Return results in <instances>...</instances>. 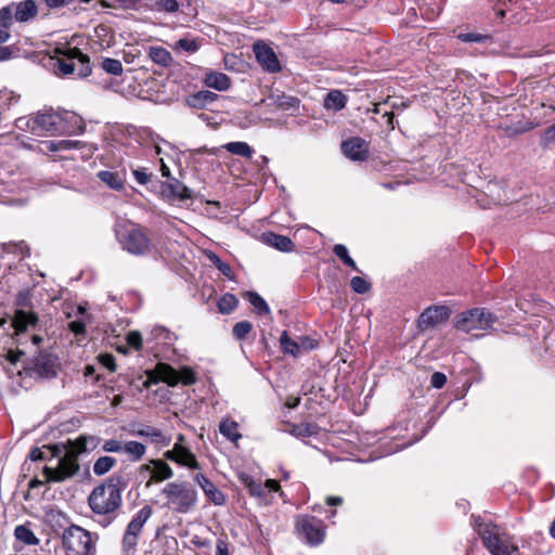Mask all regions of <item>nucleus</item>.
<instances>
[{"label": "nucleus", "mask_w": 555, "mask_h": 555, "mask_svg": "<svg viewBox=\"0 0 555 555\" xmlns=\"http://www.w3.org/2000/svg\"><path fill=\"white\" fill-rule=\"evenodd\" d=\"M22 356H24L23 351H9L7 354V359L10 363L16 364Z\"/></svg>", "instance_id": "obj_64"}, {"label": "nucleus", "mask_w": 555, "mask_h": 555, "mask_svg": "<svg viewBox=\"0 0 555 555\" xmlns=\"http://www.w3.org/2000/svg\"><path fill=\"white\" fill-rule=\"evenodd\" d=\"M341 151L352 160H364L369 155V145L365 140L353 137L341 143Z\"/></svg>", "instance_id": "obj_18"}, {"label": "nucleus", "mask_w": 555, "mask_h": 555, "mask_svg": "<svg viewBox=\"0 0 555 555\" xmlns=\"http://www.w3.org/2000/svg\"><path fill=\"white\" fill-rule=\"evenodd\" d=\"M181 447L176 444L172 450H168L164 453L166 460L172 461L175 463H179V449Z\"/></svg>", "instance_id": "obj_62"}, {"label": "nucleus", "mask_w": 555, "mask_h": 555, "mask_svg": "<svg viewBox=\"0 0 555 555\" xmlns=\"http://www.w3.org/2000/svg\"><path fill=\"white\" fill-rule=\"evenodd\" d=\"M28 457L31 461H42L44 460V452L40 448H34L30 450Z\"/></svg>", "instance_id": "obj_63"}, {"label": "nucleus", "mask_w": 555, "mask_h": 555, "mask_svg": "<svg viewBox=\"0 0 555 555\" xmlns=\"http://www.w3.org/2000/svg\"><path fill=\"white\" fill-rule=\"evenodd\" d=\"M241 481L247 488L250 495L259 498L264 502H268V495L280 490V485L274 479H267L263 483L255 480L249 475H242Z\"/></svg>", "instance_id": "obj_15"}, {"label": "nucleus", "mask_w": 555, "mask_h": 555, "mask_svg": "<svg viewBox=\"0 0 555 555\" xmlns=\"http://www.w3.org/2000/svg\"><path fill=\"white\" fill-rule=\"evenodd\" d=\"M227 152L250 159L254 155L251 146L242 141L228 142L222 146Z\"/></svg>", "instance_id": "obj_33"}, {"label": "nucleus", "mask_w": 555, "mask_h": 555, "mask_svg": "<svg viewBox=\"0 0 555 555\" xmlns=\"http://www.w3.org/2000/svg\"><path fill=\"white\" fill-rule=\"evenodd\" d=\"M333 253L336 257H338L341 262L350 268L353 271L361 272L358 268L356 261L350 257L349 250L346 245L344 244H335L333 247Z\"/></svg>", "instance_id": "obj_37"}, {"label": "nucleus", "mask_w": 555, "mask_h": 555, "mask_svg": "<svg viewBox=\"0 0 555 555\" xmlns=\"http://www.w3.org/2000/svg\"><path fill=\"white\" fill-rule=\"evenodd\" d=\"M209 259L214 262V264L218 268V270L229 280L234 279V272L231 266L227 262H223L216 254H211Z\"/></svg>", "instance_id": "obj_49"}, {"label": "nucleus", "mask_w": 555, "mask_h": 555, "mask_svg": "<svg viewBox=\"0 0 555 555\" xmlns=\"http://www.w3.org/2000/svg\"><path fill=\"white\" fill-rule=\"evenodd\" d=\"M38 14V5L35 0L11 2L0 9V43L7 42L11 35L10 28L13 21L27 23Z\"/></svg>", "instance_id": "obj_5"}, {"label": "nucleus", "mask_w": 555, "mask_h": 555, "mask_svg": "<svg viewBox=\"0 0 555 555\" xmlns=\"http://www.w3.org/2000/svg\"><path fill=\"white\" fill-rule=\"evenodd\" d=\"M152 507L150 505H144L127 525L121 541V547L125 555H132L135 552L139 537L144 525L152 516Z\"/></svg>", "instance_id": "obj_13"}, {"label": "nucleus", "mask_w": 555, "mask_h": 555, "mask_svg": "<svg viewBox=\"0 0 555 555\" xmlns=\"http://www.w3.org/2000/svg\"><path fill=\"white\" fill-rule=\"evenodd\" d=\"M257 62L268 73H279L282 67L280 61L271 47L263 41H257L253 47Z\"/></svg>", "instance_id": "obj_14"}, {"label": "nucleus", "mask_w": 555, "mask_h": 555, "mask_svg": "<svg viewBox=\"0 0 555 555\" xmlns=\"http://www.w3.org/2000/svg\"><path fill=\"white\" fill-rule=\"evenodd\" d=\"M498 318L483 308H473L456 315L455 327L459 331L469 333L472 331H486L490 328Z\"/></svg>", "instance_id": "obj_12"}, {"label": "nucleus", "mask_w": 555, "mask_h": 555, "mask_svg": "<svg viewBox=\"0 0 555 555\" xmlns=\"http://www.w3.org/2000/svg\"><path fill=\"white\" fill-rule=\"evenodd\" d=\"M447 383V376L441 372H435L430 377V385L434 388L440 389Z\"/></svg>", "instance_id": "obj_58"}, {"label": "nucleus", "mask_w": 555, "mask_h": 555, "mask_svg": "<svg viewBox=\"0 0 555 555\" xmlns=\"http://www.w3.org/2000/svg\"><path fill=\"white\" fill-rule=\"evenodd\" d=\"M347 104V96L339 90H331L324 99V107L335 112L341 111Z\"/></svg>", "instance_id": "obj_30"}, {"label": "nucleus", "mask_w": 555, "mask_h": 555, "mask_svg": "<svg viewBox=\"0 0 555 555\" xmlns=\"http://www.w3.org/2000/svg\"><path fill=\"white\" fill-rule=\"evenodd\" d=\"M131 434L138 437H145L151 442L160 447H168L171 443L169 436H166L159 428L149 425H139L138 428L131 430Z\"/></svg>", "instance_id": "obj_21"}, {"label": "nucleus", "mask_w": 555, "mask_h": 555, "mask_svg": "<svg viewBox=\"0 0 555 555\" xmlns=\"http://www.w3.org/2000/svg\"><path fill=\"white\" fill-rule=\"evenodd\" d=\"M105 452H124V444L116 439L106 440L102 447Z\"/></svg>", "instance_id": "obj_55"}, {"label": "nucleus", "mask_w": 555, "mask_h": 555, "mask_svg": "<svg viewBox=\"0 0 555 555\" xmlns=\"http://www.w3.org/2000/svg\"><path fill=\"white\" fill-rule=\"evenodd\" d=\"M101 182L115 191H120L125 186L126 175L125 172L101 170L96 173Z\"/></svg>", "instance_id": "obj_24"}, {"label": "nucleus", "mask_w": 555, "mask_h": 555, "mask_svg": "<svg viewBox=\"0 0 555 555\" xmlns=\"http://www.w3.org/2000/svg\"><path fill=\"white\" fill-rule=\"evenodd\" d=\"M99 442L94 436L81 435L75 440L55 444L53 455L59 457V463L56 468L43 467L47 481L61 482L76 475L79 470L78 456L94 450Z\"/></svg>", "instance_id": "obj_1"}, {"label": "nucleus", "mask_w": 555, "mask_h": 555, "mask_svg": "<svg viewBox=\"0 0 555 555\" xmlns=\"http://www.w3.org/2000/svg\"><path fill=\"white\" fill-rule=\"evenodd\" d=\"M116 237L121 248L131 255H146L153 248V244L143 228L133 222L119 223L116 228Z\"/></svg>", "instance_id": "obj_6"}, {"label": "nucleus", "mask_w": 555, "mask_h": 555, "mask_svg": "<svg viewBox=\"0 0 555 555\" xmlns=\"http://www.w3.org/2000/svg\"><path fill=\"white\" fill-rule=\"evenodd\" d=\"M473 526L491 555H519L518 547L500 526L483 522L480 517L475 516H473Z\"/></svg>", "instance_id": "obj_4"}, {"label": "nucleus", "mask_w": 555, "mask_h": 555, "mask_svg": "<svg viewBox=\"0 0 555 555\" xmlns=\"http://www.w3.org/2000/svg\"><path fill=\"white\" fill-rule=\"evenodd\" d=\"M196 373L189 366H182L180 370L173 369L167 363H158L154 371L146 372V379L143 387L150 388L151 385L164 382L171 387L182 384L190 386L195 384Z\"/></svg>", "instance_id": "obj_7"}, {"label": "nucleus", "mask_w": 555, "mask_h": 555, "mask_svg": "<svg viewBox=\"0 0 555 555\" xmlns=\"http://www.w3.org/2000/svg\"><path fill=\"white\" fill-rule=\"evenodd\" d=\"M67 118L75 119V122H81L75 115H69L67 112L60 114L52 108H43L34 116L18 117L14 122L18 130L42 137L46 134L74 132V130H69L64 125Z\"/></svg>", "instance_id": "obj_3"}, {"label": "nucleus", "mask_w": 555, "mask_h": 555, "mask_svg": "<svg viewBox=\"0 0 555 555\" xmlns=\"http://www.w3.org/2000/svg\"><path fill=\"white\" fill-rule=\"evenodd\" d=\"M251 330L253 324L249 321H241L233 326L232 333L236 339L242 340L247 337Z\"/></svg>", "instance_id": "obj_48"}, {"label": "nucleus", "mask_w": 555, "mask_h": 555, "mask_svg": "<svg viewBox=\"0 0 555 555\" xmlns=\"http://www.w3.org/2000/svg\"><path fill=\"white\" fill-rule=\"evenodd\" d=\"M199 47L201 44L196 39L188 37L180 38L175 44L176 50H181L189 53L196 52L199 49Z\"/></svg>", "instance_id": "obj_46"}, {"label": "nucleus", "mask_w": 555, "mask_h": 555, "mask_svg": "<svg viewBox=\"0 0 555 555\" xmlns=\"http://www.w3.org/2000/svg\"><path fill=\"white\" fill-rule=\"evenodd\" d=\"M272 103L281 109H291L299 106V99L287 95L283 92L272 93L270 96Z\"/></svg>", "instance_id": "obj_32"}, {"label": "nucleus", "mask_w": 555, "mask_h": 555, "mask_svg": "<svg viewBox=\"0 0 555 555\" xmlns=\"http://www.w3.org/2000/svg\"><path fill=\"white\" fill-rule=\"evenodd\" d=\"M299 346H300V352L302 350L309 351L314 348V341H313V339H311L307 336H301V337H299Z\"/></svg>", "instance_id": "obj_61"}, {"label": "nucleus", "mask_w": 555, "mask_h": 555, "mask_svg": "<svg viewBox=\"0 0 555 555\" xmlns=\"http://www.w3.org/2000/svg\"><path fill=\"white\" fill-rule=\"evenodd\" d=\"M219 431L227 439L235 442L242 435L238 433V425L236 422L229 418H223L219 424Z\"/></svg>", "instance_id": "obj_34"}, {"label": "nucleus", "mask_w": 555, "mask_h": 555, "mask_svg": "<svg viewBox=\"0 0 555 555\" xmlns=\"http://www.w3.org/2000/svg\"><path fill=\"white\" fill-rule=\"evenodd\" d=\"M180 465L188 466L191 469L199 468V463L197 462L195 455L190 452L186 448L179 449V463Z\"/></svg>", "instance_id": "obj_44"}, {"label": "nucleus", "mask_w": 555, "mask_h": 555, "mask_svg": "<svg viewBox=\"0 0 555 555\" xmlns=\"http://www.w3.org/2000/svg\"><path fill=\"white\" fill-rule=\"evenodd\" d=\"M218 99V94L208 90H202L186 96L185 102L193 108H205Z\"/></svg>", "instance_id": "obj_25"}, {"label": "nucleus", "mask_w": 555, "mask_h": 555, "mask_svg": "<svg viewBox=\"0 0 555 555\" xmlns=\"http://www.w3.org/2000/svg\"><path fill=\"white\" fill-rule=\"evenodd\" d=\"M118 3V9L139 11L144 9L145 0H114Z\"/></svg>", "instance_id": "obj_51"}, {"label": "nucleus", "mask_w": 555, "mask_h": 555, "mask_svg": "<svg viewBox=\"0 0 555 555\" xmlns=\"http://www.w3.org/2000/svg\"><path fill=\"white\" fill-rule=\"evenodd\" d=\"M291 434L295 437H312L318 435V426L311 423L295 424Z\"/></svg>", "instance_id": "obj_39"}, {"label": "nucleus", "mask_w": 555, "mask_h": 555, "mask_svg": "<svg viewBox=\"0 0 555 555\" xmlns=\"http://www.w3.org/2000/svg\"><path fill=\"white\" fill-rule=\"evenodd\" d=\"M2 248L7 253L21 254L22 258L29 256V248L24 241L4 243Z\"/></svg>", "instance_id": "obj_47"}, {"label": "nucleus", "mask_w": 555, "mask_h": 555, "mask_svg": "<svg viewBox=\"0 0 555 555\" xmlns=\"http://www.w3.org/2000/svg\"><path fill=\"white\" fill-rule=\"evenodd\" d=\"M116 464V460L112 456H101L99 457L93 465V473L96 476H102L109 472L112 467Z\"/></svg>", "instance_id": "obj_42"}, {"label": "nucleus", "mask_w": 555, "mask_h": 555, "mask_svg": "<svg viewBox=\"0 0 555 555\" xmlns=\"http://www.w3.org/2000/svg\"><path fill=\"white\" fill-rule=\"evenodd\" d=\"M350 287L357 294H365L370 291L371 284L361 276H353L350 280Z\"/></svg>", "instance_id": "obj_50"}, {"label": "nucleus", "mask_w": 555, "mask_h": 555, "mask_svg": "<svg viewBox=\"0 0 555 555\" xmlns=\"http://www.w3.org/2000/svg\"><path fill=\"white\" fill-rule=\"evenodd\" d=\"M20 95L10 90L0 91V111L5 116L7 111L18 102Z\"/></svg>", "instance_id": "obj_43"}, {"label": "nucleus", "mask_w": 555, "mask_h": 555, "mask_svg": "<svg viewBox=\"0 0 555 555\" xmlns=\"http://www.w3.org/2000/svg\"><path fill=\"white\" fill-rule=\"evenodd\" d=\"M451 311L446 306H431L426 308L418 318V327L426 330L447 321Z\"/></svg>", "instance_id": "obj_16"}, {"label": "nucleus", "mask_w": 555, "mask_h": 555, "mask_svg": "<svg viewBox=\"0 0 555 555\" xmlns=\"http://www.w3.org/2000/svg\"><path fill=\"white\" fill-rule=\"evenodd\" d=\"M101 67L105 73L111 75L118 76L122 74V64L116 59L105 57L101 62Z\"/></svg>", "instance_id": "obj_45"}, {"label": "nucleus", "mask_w": 555, "mask_h": 555, "mask_svg": "<svg viewBox=\"0 0 555 555\" xmlns=\"http://www.w3.org/2000/svg\"><path fill=\"white\" fill-rule=\"evenodd\" d=\"M162 493L168 505L179 514L190 513L197 504V491L189 482H168Z\"/></svg>", "instance_id": "obj_9"}, {"label": "nucleus", "mask_w": 555, "mask_h": 555, "mask_svg": "<svg viewBox=\"0 0 555 555\" xmlns=\"http://www.w3.org/2000/svg\"><path fill=\"white\" fill-rule=\"evenodd\" d=\"M33 372L42 378L56 376V366L53 357L47 352H40L33 361Z\"/></svg>", "instance_id": "obj_19"}, {"label": "nucleus", "mask_w": 555, "mask_h": 555, "mask_svg": "<svg viewBox=\"0 0 555 555\" xmlns=\"http://www.w3.org/2000/svg\"><path fill=\"white\" fill-rule=\"evenodd\" d=\"M237 304V298L233 294L227 293L218 300V309L221 313L228 314L236 308Z\"/></svg>", "instance_id": "obj_41"}, {"label": "nucleus", "mask_w": 555, "mask_h": 555, "mask_svg": "<svg viewBox=\"0 0 555 555\" xmlns=\"http://www.w3.org/2000/svg\"><path fill=\"white\" fill-rule=\"evenodd\" d=\"M127 343L130 347L135 350H141L143 345V338L140 332L132 331L127 334Z\"/></svg>", "instance_id": "obj_53"}, {"label": "nucleus", "mask_w": 555, "mask_h": 555, "mask_svg": "<svg viewBox=\"0 0 555 555\" xmlns=\"http://www.w3.org/2000/svg\"><path fill=\"white\" fill-rule=\"evenodd\" d=\"M124 452L129 456L132 462H139L146 452V447L138 441H127L124 444Z\"/></svg>", "instance_id": "obj_36"}, {"label": "nucleus", "mask_w": 555, "mask_h": 555, "mask_svg": "<svg viewBox=\"0 0 555 555\" xmlns=\"http://www.w3.org/2000/svg\"><path fill=\"white\" fill-rule=\"evenodd\" d=\"M246 297L258 314L262 315L270 313V308L268 304L259 294L255 292H248Z\"/></svg>", "instance_id": "obj_40"}, {"label": "nucleus", "mask_w": 555, "mask_h": 555, "mask_svg": "<svg viewBox=\"0 0 555 555\" xmlns=\"http://www.w3.org/2000/svg\"><path fill=\"white\" fill-rule=\"evenodd\" d=\"M124 487L121 476H112L107 482L95 487L90 493L88 503L93 513V520L103 528L108 527L117 518L122 503Z\"/></svg>", "instance_id": "obj_2"}, {"label": "nucleus", "mask_w": 555, "mask_h": 555, "mask_svg": "<svg viewBox=\"0 0 555 555\" xmlns=\"http://www.w3.org/2000/svg\"><path fill=\"white\" fill-rule=\"evenodd\" d=\"M144 9L159 13H176L180 9L178 0H145Z\"/></svg>", "instance_id": "obj_27"}, {"label": "nucleus", "mask_w": 555, "mask_h": 555, "mask_svg": "<svg viewBox=\"0 0 555 555\" xmlns=\"http://www.w3.org/2000/svg\"><path fill=\"white\" fill-rule=\"evenodd\" d=\"M14 535L16 540L25 543L26 545H37L39 543V539L35 533L24 525H20L15 528Z\"/></svg>", "instance_id": "obj_38"}, {"label": "nucleus", "mask_w": 555, "mask_h": 555, "mask_svg": "<svg viewBox=\"0 0 555 555\" xmlns=\"http://www.w3.org/2000/svg\"><path fill=\"white\" fill-rule=\"evenodd\" d=\"M54 67L62 77L85 78L91 74L90 60L77 48H67L64 56L55 60Z\"/></svg>", "instance_id": "obj_10"}, {"label": "nucleus", "mask_w": 555, "mask_h": 555, "mask_svg": "<svg viewBox=\"0 0 555 555\" xmlns=\"http://www.w3.org/2000/svg\"><path fill=\"white\" fill-rule=\"evenodd\" d=\"M151 464L154 466V469L147 486L151 485L152 481H163L170 479L173 476V470L166 462L162 460H152Z\"/></svg>", "instance_id": "obj_29"}, {"label": "nucleus", "mask_w": 555, "mask_h": 555, "mask_svg": "<svg viewBox=\"0 0 555 555\" xmlns=\"http://www.w3.org/2000/svg\"><path fill=\"white\" fill-rule=\"evenodd\" d=\"M457 38L463 42H485L488 39V36L476 33H465L460 34Z\"/></svg>", "instance_id": "obj_54"}, {"label": "nucleus", "mask_w": 555, "mask_h": 555, "mask_svg": "<svg viewBox=\"0 0 555 555\" xmlns=\"http://www.w3.org/2000/svg\"><path fill=\"white\" fill-rule=\"evenodd\" d=\"M38 322V317L34 312L25 310H16L13 318V326L16 333H23L29 327H35Z\"/></svg>", "instance_id": "obj_22"}, {"label": "nucleus", "mask_w": 555, "mask_h": 555, "mask_svg": "<svg viewBox=\"0 0 555 555\" xmlns=\"http://www.w3.org/2000/svg\"><path fill=\"white\" fill-rule=\"evenodd\" d=\"M149 56L154 63L164 67H169L173 63L171 53L163 47H150Z\"/></svg>", "instance_id": "obj_31"}, {"label": "nucleus", "mask_w": 555, "mask_h": 555, "mask_svg": "<svg viewBox=\"0 0 555 555\" xmlns=\"http://www.w3.org/2000/svg\"><path fill=\"white\" fill-rule=\"evenodd\" d=\"M263 240L269 246L284 253H289L295 247L294 242L288 236L275 234L272 232L264 233Z\"/></svg>", "instance_id": "obj_26"}, {"label": "nucleus", "mask_w": 555, "mask_h": 555, "mask_svg": "<svg viewBox=\"0 0 555 555\" xmlns=\"http://www.w3.org/2000/svg\"><path fill=\"white\" fill-rule=\"evenodd\" d=\"M131 171H132V175H133L135 181L139 184L145 185V184H147L151 181L152 173H149L146 171V168H144V167H137V168H132Z\"/></svg>", "instance_id": "obj_52"}, {"label": "nucleus", "mask_w": 555, "mask_h": 555, "mask_svg": "<svg viewBox=\"0 0 555 555\" xmlns=\"http://www.w3.org/2000/svg\"><path fill=\"white\" fill-rule=\"evenodd\" d=\"M176 339L177 336L168 328L156 325L150 331L149 337H146V343L149 344L154 341L155 345L171 346Z\"/></svg>", "instance_id": "obj_23"}, {"label": "nucleus", "mask_w": 555, "mask_h": 555, "mask_svg": "<svg viewBox=\"0 0 555 555\" xmlns=\"http://www.w3.org/2000/svg\"><path fill=\"white\" fill-rule=\"evenodd\" d=\"M96 540L91 532L80 526L72 525L62 535V545L66 555H95Z\"/></svg>", "instance_id": "obj_8"}, {"label": "nucleus", "mask_w": 555, "mask_h": 555, "mask_svg": "<svg viewBox=\"0 0 555 555\" xmlns=\"http://www.w3.org/2000/svg\"><path fill=\"white\" fill-rule=\"evenodd\" d=\"M194 481L202 488L206 498L215 505H223L225 495L202 473L196 474Z\"/></svg>", "instance_id": "obj_20"}, {"label": "nucleus", "mask_w": 555, "mask_h": 555, "mask_svg": "<svg viewBox=\"0 0 555 555\" xmlns=\"http://www.w3.org/2000/svg\"><path fill=\"white\" fill-rule=\"evenodd\" d=\"M99 361L109 372H115L116 371L117 366H116L115 358H114L113 354H109V353L100 354L99 356Z\"/></svg>", "instance_id": "obj_57"}, {"label": "nucleus", "mask_w": 555, "mask_h": 555, "mask_svg": "<svg viewBox=\"0 0 555 555\" xmlns=\"http://www.w3.org/2000/svg\"><path fill=\"white\" fill-rule=\"evenodd\" d=\"M326 526L315 516L300 514L295 519V532L300 541L318 546L323 543Z\"/></svg>", "instance_id": "obj_11"}, {"label": "nucleus", "mask_w": 555, "mask_h": 555, "mask_svg": "<svg viewBox=\"0 0 555 555\" xmlns=\"http://www.w3.org/2000/svg\"><path fill=\"white\" fill-rule=\"evenodd\" d=\"M59 145H61L62 151H68L73 149H79L82 143L77 140H60Z\"/></svg>", "instance_id": "obj_59"}, {"label": "nucleus", "mask_w": 555, "mask_h": 555, "mask_svg": "<svg viewBox=\"0 0 555 555\" xmlns=\"http://www.w3.org/2000/svg\"><path fill=\"white\" fill-rule=\"evenodd\" d=\"M280 347L283 353L295 358L300 356L299 343L288 336L287 331H283L280 337Z\"/></svg>", "instance_id": "obj_35"}, {"label": "nucleus", "mask_w": 555, "mask_h": 555, "mask_svg": "<svg viewBox=\"0 0 555 555\" xmlns=\"http://www.w3.org/2000/svg\"><path fill=\"white\" fill-rule=\"evenodd\" d=\"M160 193L164 198L169 201H184L190 199L193 196L191 189L176 178H170L169 180L162 182Z\"/></svg>", "instance_id": "obj_17"}, {"label": "nucleus", "mask_w": 555, "mask_h": 555, "mask_svg": "<svg viewBox=\"0 0 555 555\" xmlns=\"http://www.w3.org/2000/svg\"><path fill=\"white\" fill-rule=\"evenodd\" d=\"M205 85L218 91H225L231 86V79L223 73L210 72L205 76Z\"/></svg>", "instance_id": "obj_28"}, {"label": "nucleus", "mask_w": 555, "mask_h": 555, "mask_svg": "<svg viewBox=\"0 0 555 555\" xmlns=\"http://www.w3.org/2000/svg\"><path fill=\"white\" fill-rule=\"evenodd\" d=\"M216 555H230L227 540L219 539L216 544Z\"/></svg>", "instance_id": "obj_60"}, {"label": "nucleus", "mask_w": 555, "mask_h": 555, "mask_svg": "<svg viewBox=\"0 0 555 555\" xmlns=\"http://www.w3.org/2000/svg\"><path fill=\"white\" fill-rule=\"evenodd\" d=\"M87 320L78 319L69 322V330L76 335H83L86 333Z\"/></svg>", "instance_id": "obj_56"}]
</instances>
